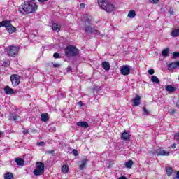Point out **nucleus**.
Wrapping results in <instances>:
<instances>
[{
	"instance_id": "1",
	"label": "nucleus",
	"mask_w": 179,
	"mask_h": 179,
	"mask_svg": "<svg viewBox=\"0 0 179 179\" xmlns=\"http://www.w3.org/2000/svg\"><path fill=\"white\" fill-rule=\"evenodd\" d=\"M38 8V6L34 2L24 1L23 4L20 6L19 12H20L22 15H29L30 13H34Z\"/></svg>"
},
{
	"instance_id": "2",
	"label": "nucleus",
	"mask_w": 179,
	"mask_h": 179,
	"mask_svg": "<svg viewBox=\"0 0 179 179\" xmlns=\"http://www.w3.org/2000/svg\"><path fill=\"white\" fill-rule=\"evenodd\" d=\"M92 20L93 18L90 15L87 14H85L83 15V22L85 26L84 28L85 31L86 33H98V34H100V32H99V31L93 29V28H92V27L90 26H87V24H92Z\"/></svg>"
},
{
	"instance_id": "3",
	"label": "nucleus",
	"mask_w": 179,
	"mask_h": 179,
	"mask_svg": "<svg viewBox=\"0 0 179 179\" xmlns=\"http://www.w3.org/2000/svg\"><path fill=\"white\" fill-rule=\"evenodd\" d=\"M98 5L108 13H111V12L115 10V6L108 2L107 0H98Z\"/></svg>"
},
{
	"instance_id": "4",
	"label": "nucleus",
	"mask_w": 179,
	"mask_h": 179,
	"mask_svg": "<svg viewBox=\"0 0 179 179\" xmlns=\"http://www.w3.org/2000/svg\"><path fill=\"white\" fill-rule=\"evenodd\" d=\"M78 49L72 45L68 46L65 50L66 57H75V55H78Z\"/></svg>"
},
{
	"instance_id": "5",
	"label": "nucleus",
	"mask_w": 179,
	"mask_h": 179,
	"mask_svg": "<svg viewBox=\"0 0 179 179\" xmlns=\"http://www.w3.org/2000/svg\"><path fill=\"white\" fill-rule=\"evenodd\" d=\"M44 163L38 162H36V168L34 171V176H41L44 174Z\"/></svg>"
},
{
	"instance_id": "6",
	"label": "nucleus",
	"mask_w": 179,
	"mask_h": 179,
	"mask_svg": "<svg viewBox=\"0 0 179 179\" xmlns=\"http://www.w3.org/2000/svg\"><path fill=\"white\" fill-rule=\"evenodd\" d=\"M11 22L12 21L10 20H6L4 27L6 28L8 33H10V34H13V33H15L16 31V27L12 25Z\"/></svg>"
},
{
	"instance_id": "7",
	"label": "nucleus",
	"mask_w": 179,
	"mask_h": 179,
	"mask_svg": "<svg viewBox=\"0 0 179 179\" xmlns=\"http://www.w3.org/2000/svg\"><path fill=\"white\" fill-rule=\"evenodd\" d=\"M17 52H19V48L18 47H16V46H14V45H11V46L8 47L7 54L10 57H14V55H17Z\"/></svg>"
},
{
	"instance_id": "8",
	"label": "nucleus",
	"mask_w": 179,
	"mask_h": 179,
	"mask_svg": "<svg viewBox=\"0 0 179 179\" xmlns=\"http://www.w3.org/2000/svg\"><path fill=\"white\" fill-rule=\"evenodd\" d=\"M10 80L13 87H15V86H19V84L20 83V77L19 75L13 74L10 76Z\"/></svg>"
},
{
	"instance_id": "9",
	"label": "nucleus",
	"mask_w": 179,
	"mask_h": 179,
	"mask_svg": "<svg viewBox=\"0 0 179 179\" xmlns=\"http://www.w3.org/2000/svg\"><path fill=\"white\" fill-rule=\"evenodd\" d=\"M120 73L127 76L131 73V66L129 65H123L120 67Z\"/></svg>"
},
{
	"instance_id": "10",
	"label": "nucleus",
	"mask_w": 179,
	"mask_h": 179,
	"mask_svg": "<svg viewBox=\"0 0 179 179\" xmlns=\"http://www.w3.org/2000/svg\"><path fill=\"white\" fill-rule=\"evenodd\" d=\"M155 156H169L170 152L163 150V148L157 149L155 152H153Z\"/></svg>"
},
{
	"instance_id": "11",
	"label": "nucleus",
	"mask_w": 179,
	"mask_h": 179,
	"mask_svg": "<svg viewBox=\"0 0 179 179\" xmlns=\"http://www.w3.org/2000/svg\"><path fill=\"white\" fill-rule=\"evenodd\" d=\"M4 92L6 94L10 96L12 94H15V90H13V88H10V87L7 85L4 87Z\"/></svg>"
},
{
	"instance_id": "12",
	"label": "nucleus",
	"mask_w": 179,
	"mask_h": 179,
	"mask_svg": "<svg viewBox=\"0 0 179 179\" xmlns=\"http://www.w3.org/2000/svg\"><path fill=\"white\" fill-rule=\"evenodd\" d=\"M9 120L10 121H19L20 116L17 115L16 113H10Z\"/></svg>"
},
{
	"instance_id": "13",
	"label": "nucleus",
	"mask_w": 179,
	"mask_h": 179,
	"mask_svg": "<svg viewBox=\"0 0 179 179\" xmlns=\"http://www.w3.org/2000/svg\"><path fill=\"white\" fill-rule=\"evenodd\" d=\"M166 90L169 93H174V92L177 90V88L176 87H173V85H168L166 86Z\"/></svg>"
},
{
	"instance_id": "14",
	"label": "nucleus",
	"mask_w": 179,
	"mask_h": 179,
	"mask_svg": "<svg viewBox=\"0 0 179 179\" xmlns=\"http://www.w3.org/2000/svg\"><path fill=\"white\" fill-rule=\"evenodd\" d=\"M15 162L17 165L23 167L24 166V159L22 158H15Z\"/></svg>"
},
{
	"instance_id": "15",
	"label": "nucleus",
	"mask_w": 179,
	"mask_h": 179,
	"mask_svg": "<svg viewBox=\"0 0 179 179\" xmlns=\"http://www.w3.org/2000/svg\"><path fill=\"white\" fill-rule=\"evenodd\" d=\"M52 29L53 31H57L58 33V31L61 30V25L57 23H53L52 24Z\"/></svg>"
},
{
	"instance_id": "16",
	"label": "nucleus",
	"mask_w": 179,
	"mask_h": 179,
	"mask_svg": "<svg viewBox=\"0 0 179 179\" xmlns=\"http://www.w3.org/2000/svg\"><path fill=\"white\" fill-rule=\"evenodd\" d=\"M76 125L81 128H89V124L87 122H78Z\"/></svg>"
},
{
	"instance_id": "17",
	"label": "nucleus",
	"mask_w": 179,
	"mask_h": 179,
	"mask_svg": "<svg viewBox=\"0 0 179 179\" xmlns=\"http://www.w3.org/2000/svg\"><path fill=\"white\" fill-rule=\"evenodd\" d=\"M171 36L172 37H178L179 36V28H175L172 29L171 32Z\"/></svg>"
},
{
	"instance_id": "18",
	"label": "nucleus",
	"mask_w": 179,
	"mask_h": 179,
	"mask_svg": "<svg viewBox=\"0 0 179 179\" xmlns=\"http://www.w3.org/2000/svg\"><path fill=\"white\" fill-rule=\"evenodd\" d=\"M102 68L105 70V71H110V62H102Z\"/></svg>"
},
{
	"instance_id": "19",
	"label": "nucleus",
	"mask_w": 179,
	"mask_h": 179,
	"mask_svg": "<svg viewBox=\"0 0 179 179\" xmlns=\"http://www.w3.org/2000/svg\"><path fill=\"white\" fill-rule=\"evenodd\" d=\"M133 103H134V106H139V104H141V96H139V95H137L133 99Z\"/></svg>"
},
{
	"instance_id": "20",
	"label": "nucleus",
	"mask_w": 179,
	"mask_h": 179,
	"mask_svg": "<svg viewBox=\"0 0 179 179\" xmlns=\"http://www.w3.org/2000/svg\"><path fill=\"white\" fill-rule=\"evenodd\" d=\"M131 136L129 135V133L124 131L122 134L121 138L123 141H129V138Z\"/></svg>"
},
{
	"instance_id": "21",
	"label": "nucleus",
	"mask_w": 179,
	"mask_h": 179,
	"mask_svg": "<svg viewBox=\"0 0 179 179\" xmlns=\"http://www.w3.org/2000/svg\"><path fill=\"white\" fill-rule=\"evenodd\" d=\"M87 163V159H83L80 163V170H84Z\"/></svg>"
},
{
	"instance_id": "22",
	"label": "nucleus",
	"mask_w": 179,
	"mask_h": 179,
	"mask_svg": "<svg viewBox=\"0 0 179 179\" xmlns=\"http://www.w3.org/2000/svg\"><path fill=\"white\" fill-rule=\"evenodd\" d=\"M169 67L170 68V69H177V68L179 67V62H176L171 64Z\"/></svg>"
},
{
	"instance_id": "23",
	"label": "nucleus",
	"mask_w": 179,
	"mask_h": 179,
	"mask_svg": "<svg viewBox=\"0 0 179 179\" xmlns=\"http://www.w3.org/2000/svg\"><path fill=\"white\" fill-rule=\"evenodd\" d=\"M41 121H43V122L48 121V113H42L41 115Z\"/></svg>"
},
{
	"instance_id": "24",
	"label": "nucleus",
	"mask_w": 179,
	"mask_h": 179,
	"mask_svg": "<svg viewBox=\"0 0 179 179\" xmlns=\"http://www.w3.org/2000/svg\"><path fill=\"white\" fill-rule=\"evenodd\" d=\"M68 171H69V166H68V165H63L62 166V173H63L64 174H66V173H68Z\"/></svg>"
},
{
	"instance_id": "25",
	"label": "nucleus",
	"mask_w": 179,
	"mask_h": 179,
	"mask_svg": "<svg viewBox=\"0 0 179 179\" xmlns=\"http://www.w3.org/2000/svg\"><path fill=\"white\" fill-rule=\"evenodd\" d=\"M127 16L129 19H134V17L136 16V13H135V10H131L129 12Z\"/></svg>"
},
{
	"instance_id": "26",
	"label": "nucleus",
	"mask_w": 179,
	"mask_h": 179,
	"mask_svg": "<svg viewBox=\"0 0 179 179\" xmlns=\"http://www.w3.org/2000/svg\"><path fill=\"white\" fill-rule=\"evenodd\" d=\"M151 81L153 83H160V80H159V78H157V76H151Z\"/></svg>"
},
{
	"instance_id": "27",
	"label": "nucleus",
	"mask_w": 179,
	"mask_h": 179,
	"mask_svg": "<svg viewBox=\"0 0 179 179\" xmlns=\"http://www.w3.org/2000/svg\"><path fill=\"white\" fill-rule=\"evenodd\" d=\"M4 179H13V173L8 172L4 174Z\"/></svg>"
},
{
	"instance_id": "28",
	"label": "nucleus",
	"mask_w": 179,
	"mask_h": 179,
	"mask_svg": "<svg viewBox=\"0 0 179 179\" xmlns=\"http://www.w3.org/2000/svg\"><path fill=\"white\" fill-rule=\"evenodd\" d=\"M134 165V161L129 160L127 162L125 163V166L127 169H132V166Z\"/></svg>"
},
{
	"instance_id": "29",
	"label": "nucleus",
	"mask_w": 179,
	"mask_h": 179,
	"mask_svg": "<svg viewBox=\"0 0 179 179\" xmlns=\"http://www.w3.org/2000/svg\"><path fill=\"white\" fill-rule=\"evenodd\" d=\"M169 51H170V50L169 48H166L164 50H162V57H169Z\"/></svg>"
},
{
	"instance_id": "30",
	"label": "nucleus",
	"mask_w": 179,
	"mask_h": 179,
	"mask_svg": "<svg viewBox=\"0 0 179 179\" xmlns=\"http://www.w3.org/2000/svg\"><path fill=\"white\" fill-rule=\"evenodd\" d=\"M166 174L168 176H171L173 173H174V170H173V168L172 167H167L166 169Z\"/></svg>"
},
{
	"instance_id": "31",
	"label": "nucleus",
	"mask_w": 179,
	"mask_h": 179,
	"mask_svg": "<svg viewBox=\"0 0 179 179\" xmlns=\"http://www.w3.org/2000/svg\"><path fill=\"white\" fill-rule=\"evenodd\" d=\"M143 115H149V110H146V107H143Z\"/></svg>"
},
{
	"instance_id": "32",
	"label": "nucleus",
	"mask_w": 179,
	"mask_h": 179,
	"mask_svg": "<svg viewBox=\"0 0 179 179\" xmlns=\"http://www.w3.org/2000/svg\"><path fill=\"white\" fill-rule=\"evenodd\" d=\"M174 139L176 142L179 143V133H176L174 136Z\"/></svg>"
},
{
	"instance_id": "33",
	"label": "nucleus",
	"mask_w": 179,
	"mask_h": 179,
	"mask_svg": "<svg viewBox=\"0 0 179 179\" xmlns=\"http://www.w3.org/2000/svg\"><path fill=\"white\" fill-rule=\"evenodd\" d=\"M179 57V52H173V58L174 59H176V58H178Z\"/></svg>"
},
{
	"instance_id": "34",
	"label": "nucleus",
	"mask_w": 179,
	"mask_h": 179,
	"mask_svg": "<svg viewBox=\"0 0 179 179\" xmlns=\"http://www.w3.org/2000/svg\"><path fill=\"white\" fill-rule=\"evenodd\" d=\"M151 3H159V0H148Z\"/></svg>"
},
{
	"instance_id": "35",
	"label": "nucleus",
	"mask_w": 179,
	"mask_h": 179,
	"mask_svg": "<svg viewBox=\"0 0 179 179\" xmlns=\"http://www.w3.org/2000/svg\"><path fill=\"white\" fill-rule=\"evenodd\" d=\"M6 20L0 22V27H5V23Z\"/></svg>"
},
{
	"instance_id": "36",
	"label": "nucleus",
	"mask_w": 179,
	"mask_h": 179,
	"mask_svg": "<svg viewBox=\"0 0 179 179\" xmlns=\"http://www.w3.org/2000/svg\"><path fill=\"white\" fill-rule=\"evenodd\" d=\"M44 145H45V143L44 141H41L37 144V146H44Z\"/></svg>"
},
{
	"instance_id": "37",
	"label": "nucleus",
	"mask_w": 179,
	"mask_h": 179,
	"mask_svg": "<svg viewBox=\"0 0 179 179\" xmlns=\"http://www.w3.org/2000/svg\"><path fill=\"white\" fill-rule=\"evenodd\" d=\"M59 66H61V64H59L58 63H55L53 64V68H59Z\"/></svg>"
},
{
	"instance_id": "38",
	"label": "nucleus",
	"mask_w": 179,
	"mask_h": 179,
	"mask_svg": "<svg viewBox=\"0 0 179 179\" xmlns=\"http://www.w3.org/2000/svg\"><path fill=\"white\" fill-rule=\"evenodd\" d=\"M148 73L149 75H153V73H155V70L153 69L148 70Z\"/></svg>"
},
{
	"instance_id": "39",
	"label": "nucleus",
	"mask_w": 179,
	"mask_h": 179,
	"mask_svg": "<svg viewBox=\"0 0 179 179\" xmlns=\"http://www.w3.org/2000/svg\"><path fill=\"white\" fill-rule=\"evenodd\" d=\"M72 153L74 155V156H78V150L76 149L73 150Z\"/></svg>"
},
{
	"instance_id": "40",
	"label": "nucleus",
	"mask_w": 179,
	"mask_h": 179,
	"mask_svg": "<svg viewBox=\"0 0 179 179\" xmlns=\"http://www.w3.org/2000/svg\"><path fill=\"white\" fill-rule=\"evenodd\" d=\"M53 57H54V58H59V54L54 53Z\"/></svg>"
},
{
	"instance_id": "41",
	"label": "nucleus",
	"mask_w": 179,
	"mask_h": 179,
	"mask_svg": "<svg viewBox=\"0 0 179 179\" xmlns=\"http://www.w3.org/2000/svg\"><path fill=\"white\" fill-rule=\"evenodd\" d=\"M38 2H40L41 3H44V2H48V0H38Z\"/></svg>"
},
{
	"instance_id": "42",
	"label": "nucleus",
	"mask_w": 179,
	"mask_h": 179,
	"mask_svg": "<svg viewBox=\"0 0 179 179\" xmlns=\"http://www.w3.org/2000/svg\"><path fill=\"white\" fill-rule=\"evenodd\" d=\"M80 9H85V3L80 4Z\"/></svg>"
},
{
	"instance_id": "43",
	"label": "nucleus",
	"mask_w": 179,
	"mask_h": 179,
	"mask_svg": "<svg viewBox=\"0 0 179 179\" xmlns=\"http://www.w3.org/2000/svg\"><path fill=\"white\" fill-rule=\"evenodd\" d=\"M4 65L5 66H9V65H10V62H4Z\"/></svg>"
},
{
	"instance_id": "44",
	"label": "nucleus",
	"mask_w": 179,
	"mask_h": 179,
	"mask_svg": "<svg viewBox=\"0 0 179 179\" xmlns=\"http://www.w3.org/2000/svg\"><path fill=\"white\" fill-rule=\"evenodd\" d=\"M175 179H179V171L177 172Z\"/></svg>"
},
{
	"instance_id": "45",
	"label": "nucleus",
	"mask_w": 179,
	"mask_h": 179,
	"mask_svg": "<svg viewBox=\"0 0 179 179\" xmlns=\"http://www.w3.org/2000/svg\"><path fill=\"white\" fill-rule=\"evenodd\" d=\"M170 114H171L173 115V114H174L176 113V110L173 109L171 112H169Z\"/></svg>"
},
{
	"instance_id": "46",
	"label": "nucleus",
	"mask_w": 179,
	"mask_h": 179,
	"mask_svg": "<svg viewBox=\"0 0 179 179\" xmlns=\"http://www.w3.org/2000/svg\"><path fill=\"white\" fill-rule=\"evenodd\" d=\"M171 148H172V149H176V143H173V144L171 145Z\"/></svg>"
},
{
	"instance_id": "47",
	"label": "nucleus",
	"mask_w": 179,
	"mask_h": 179,
	"mask_svg": "<svg viewBox=\"0 0 179 179\" xmlns=\"http://www.w3.org/2000/svg\"><path fill=\"white\" fill-rule=\"evenodd\" d=\"M119 179H127L125 176H121L119 178Z\"/></svg>"
},
{
	"instance_id": "48",
	"label": "nucleus",
	"mask_w": 179,
	"mask_h": 179,
	"mask_svg": "<svg viewBox=\"0 0 179 179\" xmlns=\"http://www.w3.org/2000/svg\"><path fill=\"white\" fill-rule=\"evenodd\" d=\"M24 134H29V130L24 131Z\"/></svg>"
},
{
	"instance_id": "49",
	"label": "nucleus",
	"mask_w": 179,
	"mask_h": 179,
	"mask_svg": "<svg viewBox=\"0 0 179 179\" xmlns=\"http://www.w3.org/2000/svg\"><path fill=\"white\" fill-rule=\"evenodd\" d=\"M31 1H36V0H31Z\"/></svg>"
}]
</instances>
